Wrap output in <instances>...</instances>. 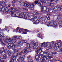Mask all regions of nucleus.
<instances>
[{
	"label": "nucleus",
	"mask_w": 62,
	"mask_h": 62,
	"mask_svg": "<svg viewBox=\"0 0 62 62\" xmlns=\"http://www.w3.org/2000/svg\"><path fill=\"white\" fill-rule=\"evenodd\" d=\"M27 47H26L24 49L25 51L23 52V54H26L28 52H31L32 51V50L30 49L31 47L30 45H29V43H27Z\"/></svg>",
	"instance_id": "1"
},
{
	"label": "nucleus",
	"mask_w": 62,
	"mask_h": 62,
	"mask_svg": "<svg viewBox=\"0 0 62 62\" xmlns=\"http://www.w3.org/2000/svg\"><path fill=\"white\" fill-rule=\"evenodd\" d=\"M42 48L38 46L37 47V50L36 51V52L38 54H40L41 55H45L44 52H43V51H42Z\"/></svg>",
	"instance_id": "2"
},
{
	"label": "nucleus",
	"mask_w": 62,
	"mask_h": 62,
	"mask_svg": "<svg viewBox=\"0 0 62 62\" xmlns=\"http://www.w3.org/2000/svg\"><path fill=\"white\" fill-rule=\"evenodd\" d=\"M8 48H12L14 50H15V49L17 48V46L16 44H14L13 45L12 42H10L8 44V45L7 46Z\"/></svg>",
	"instance_id": "3"
},
{
	"label": "nucleus",
	"mask_w": 62,
	"mask_h": 62,
	"mask_svg": "<svg viewBox=\"0 0 62 62\" xmlns=\"http://www.w3.org/2000/svg\"><path fill=\"white\" fill-rule=\"evenodd\" d=\"M39 6H40V8H41V12L42 13H45L46 10H44L45 8H47V6H44L42 5L41 4L39 3L38 4Z\"/></svg>",
	"instance_id": "4"
},
{
	"label": "nucleus",
	"mask_w": 62,
	"mask_h": 62,
	"mask_svg": "<svg viewBox=\"0 0 62 62\" xmlns=\"http://www.w3.org/2000/svg\"><path fill=\"white\" fill-rule=\"evenodd\" d=\"M38 42L35 43V42L32 41L31 42V44H32L33 45V48L34 49H36V47H37V46H38V47H40V45L39 44H38Z\"/></svg>",
	"instance_id": "5"
},
{
	"label": "nucleus",
	"mask_w": 62,
	"mask_h": 62,
	"mask_svg": "<svg viewBox=\"0 0 62 62\" xmlns=\"http://www.w3.org/2000/svg\"><path fill=\"white\" fill-rule=\"evenodd\" d=\"M39 55H36L35 56V58L36 59V60L37 62H39V58H42L43 57V55H41L40 54H38Z\"/></svg>",
	"instance_id": "6"
},
{
	"label": "nucleus",
	"mask_w": 62,
	"mask_h": 62,
	"mask_svg": "<svg viewBox=\"0 0 62 62\" xmlns=\"http://www.w3.org/2000/svg\"><path fill=\"white\" fill-rule=\"evenodd\" d=\"M49 59H50V60H52L53 59V58L51 56H43L42 58V60H48V59L49 60Z\"/></svg>",
	"instance_id": "7"
},
{
	"label": "nucleus",
	"mask_w": 62,
	"mask_h": 62,
	"mask_svg": "<svg viewBox=\"0 0 62 62\" xmlns=\"http://www.w3.org/2000/svg\"><path fill=\"white\" fill-rule=\"evenodd\" d=\"M2 9L4 10V12H5L6 13H7L8 12H10L11 10L8 9V8L6 7H3L2 8Z\"/></svg>",
	"instance_id": "8"
},
{
	"label": "nucleus",
	"mask_w": 62,
	"mask_h": 62,
	"mask_svg": "<svg viewBox=\"0 0 62 62\" xmlns=\"http://www.w3.org/2000/svg\"><path fill=\"white\" fill-rule=\"evenodd\" d=\"M29 8H30V9L31 10H33L34 9V6L33 4V3H31L28 4V7Z\"/></svg>",
	"instance_id": "9"
},
{
	"label": "nucleus",
	"mask_w": 62,
	"mask_h": 62,
	"mask_svg": "<svg viewBox=\"0 0 62 62\" xmlns=\"http://www.w3.org/2000/svg\"><path fill=\"white\" fill-rule=\"evenodd\" d=\"M59 9V10H60V6L59 5H58L56 7H54L53 10H54L55 13V11H56L57 10Z\"/></svg>",
	"instance_id": "10"
},
{
	"label": "nucleus",
	"mask_w": 62,
	"mask_h": 62,
	"mask_svg": "<svg viewBox=\"0 0 62 62\" xmlns=\"http://www.w3.org/2000/svg\"><path fill=\"white\" fill-rule=\"evenodd\" d=\"M54 23H55V22H54V21H52L49 23H48L47 24L48 26H51L54 25L55 24H54Z\"/></svg>",
	"instance_id": "11"
},
{
	"label": "nucleus",
	"mask_w": 62,
	"mask_h": 62,
	"mask_svg": "<svg viewBox=\"0 0 62 62\" xmlns=\"http://www.w3.org/2000/svg\"><path fill=\"white\" fill-rule=\"evenodd\" d=\"M12 39V38H11L10 39H9V40H10V41L11 42H12V44H14L15 42H16V39Z\"/></svg>",
	"instance_id": "12"
},
{
	"label": "nucleus",
	"mask_w": 62,
	"mask_h": 62,
	"mask_svg": "<svg viewBox=\"0 0 62 62\" xmlns=\"http://www.w3.org/2000/svg\"><path fill=\"white\" fill-rule=\"evenodd\" d=\"M40 19H41L43 21H44L45 23H46L47 22V19H46V18L45 17H41L40 18Z\"/></svg>",
	"instance_id": "13"
},
{
	"label": "nucleus",
	"mask_w": 62,
	"mask_h": 62,
	"mask_svg": "<svg viewBox=\"0 0 62 62\" xmlns=\"http://www.w3.org/2000/svg\"><path fill=\"white\" fill-rule=\"evenodd\" d=\"M39 3H40V4H41L40 3V2H38V0H36L35 1V2H34V3H32L33 5H34V6H36L37 5H37H38L39 6L38 4Z\"/></svg>",
	"instance_id": "14"
},
{
	"label": "nucleus",
	"mask_w": 62,
	"mask_h": 62,
	"mask_svg": "<svg viewBox=\"0 0 62 62\" xmlns=\"http://www.w3.org/2000/svg\"><path fill=\"white\" fill-rule=\"evenodd\" d=\"M23 14L24 15V18L25 19H27V18H28V17H29V14L28 13H27L24 14V13Z\"/></svg>",
	"instance_id": "15"
},
{
	"label": "nucleus",
	"mask_w": 62,
	"mask_h": 62,
	"mask_svg": "<svg viewBox=\"0 0 62 62\" xmlns=\"http://www.w3.org/2000/svg\"><path fill=\"white\" fill-rule=\"evenodd\" d=\"M22 55V56L20 57V59L22 60H24L25 57V55Z\"/></svg>",
	"instance_id": "16"
},
{
	"label": "nucleus",
	"mask_w": 62,
	"mask_h": 62,
	"mask_svg": "<svg viewBox=\"0 0 62 62\" xmlns=\"http://www.w3.org/2000/svg\"><path fill=\"white\" fill-rule=\"evenodd\" d=\"M15 50L16 51V52L17 53H18V54H19V53H20V51H21L18 48H17L16 49H15Z\"/></svg>",
	"instance_id": "17"
},
{
	"label": "nucleus",
	"mask_w": 62,
	"mask_h": 62,
	"mask_svg": "<svg viewBox=\"0 0 62 62\" xmlns=\"http://www.w3.org/2000/svg\"><path fill=\"white\" fill-rule=\"evenodd\" d=\"M7 50V48L5 46H4V47H2L1 48V51H6H6Z\"/></svg>",
	"instance_id": "18"
},
{
	"label": "nucleus",
	"mask_w": 62,
	"mask_h": 62,
	"mask_svg": "<svg viewBox=\"0 0 62 62\" xmlns=\"http://www.w3.org/2000/svg\"><path fill=\"white\" fill-rule=\"evenodd\" d=\"M46 45H45V42H44L43 43L41 44V47H44V46L45 48H46Z\"/></svg>",
	"instance_id": "19"
},
{
	"label": "nucleus",
	"mask_w": 62,
	"mask_h": 62,
	"mask_svg": "<svg viewBox=\"0 0 62 62\" xmlns=\"http://www.w3.org/2000/svg\"><path fill=\"white\" fill-rule=\"evenodd\" d=\"M16 29L17 30V31H19V32H21L22 31H23V30L21 28H19V27H18L17 29Z\"/></svg>",
	"instance_id": "20"
},
{
	"label": "nucleus",
	"mask_w": 62,
	"mask_h": 62,
	"mask_svg": "<svg viewBox=\"0 0 62 62\" xmlns=\"http://www.w3.org/2000/svg\"><path fill=\"white\" fill-rule=\"evenodd\" d=\"M7 57V56L6 55V54H4V55H3V57H2V59H3L4 60H5V59H6Z\"/></svg>",
	"instance_id": "21"
},
{
	"label": "nucleus",
	"mask_w": 62,
	"mask_h": 62,
	"mask_svg": "<svg viewBox=\"0 0 62 62\" xmlns=\"http://www.w3.org/2000/svg\"><path fill=\"white\" fill-rule=\"evenodd\" d=\"M16 56H12L11 58V60H13V61L15 60L16 59Z\"/></svg>",
	"instance_id": "22"
},
{
	"label": "nucleus",
	"mask_w": 62,
	"mask_h": 62,
	"mask_svg": "<svg viewBox=\"0 0 62 62\" xmlns=\"http://www.w3.org/2000/svg\"><path fill=\"white\" fill-rule=\"evenodd\" d=\"M49 13H55V12L54 11V10H49Z\"/></svg>",
	"instance_id": "23"
},
{
	"label": "nucleus",
	"mask_w": 62,
	"mask_h": 62,
	"mask_svg": "<svg viewBox=\"0 0 62 62\" xmlns=\"http://www.w3.org/2000/svg\"><path fill=\"white\" fill-rule=\"evenodd\" d=\"M16 62H20L21 61V59H20V57L18 59H16L15 60Z\"/></svg>",
	"instance_id": "24"
},
{
	"label": "nucleus",
	"mask_w": 62,
	"mask_h": 62,
	"mask_svg": "<svg viewBox=\"0 0 62 62\" xmlns=\"http://www.w3.org/2000/svg\"><path fill=\"white\" fill-rule=\"evenodd\" d=\"M46 11L45 12L46 13H48L49 12V9L48 8H47V7H46Z\"/></svg>",
	"instance_id": "25"
},
{
	"label": "nucleus",
	"mask_w": 62,
	"mask_h": 62,
	"mask_svg": "<svg viewBox=\"0 0 62 62\" xmlns=\"http://www.w3.org/2000/svg\"><path fill=\"white\" fill-rule=\"evenodd\" d=\"M44 53H44V54H45H45H46V55H48V54H49V52L47 50L45 51Z\"/></svg>",
	"instance_id": "26"
},
{
	"label": "nucleus",
	"mask_w": 62,
	"mask_h": 62,
	"mask_svg": "<svg viewBox=\"0 0 62 62\" xmlns=\"http://www.w3.org/2000/svg\"><path fill=\"white\" fill-rule=\"evenodd\" d=\"M17 15H19V14L18 13H16V14L15 15L14 14L12 15V16L13 17H16L17 16Z\"/></svg>",
	"instance_id": "27"
},
{
	"label": "nucleus",
	"mask_w": 62,
	"mask_h": 62,
	"mask_svg": "<svg viewBox=\"0 0 62 62\" xmlns=\"http://www.w3.org/2000/svg\"><path fill=\"white\" fill-rule=\"evenodd\" d=\"M19 15H17V16H16L17 17H18V18H22L23 16H22V15H20V14H18Z\"/></svg>",
	"instance_id": "28"
},
{
	"label": "nucleus",
	"mask_w": 62,
	"mask_h": 62,
	"mask_svg": "<svg viewBox=\"0 0 62 62\" xmlns=\"http://www.w3.org/2000/svg\"><path fill=\"white\" fill-rule=\"evenodd\" d=\"M13 54L15 56H16V57H17L18 55V53L16 52H14L13 53Z\"/></svg>",
	"instance_id": "29"
},
{
	"label": "nucleus",
	"mask_w": 62,
	"mask_h": 62,
	"mask_svg": "<svg viewBox=\"0 0 62 62\" xmlns=\"http://www.w3.org/2000/svg\"><path fill=\"white\" fill-rule=\"evenodd\" d=\"M38 37H39L40 38H41V39L42 38H41V37H42V35L40 33H39L38 34Z\"/></svg>",
	"instance_id": "30"
},
{
	"label": "nucleus",
	"mask_w": 62,
	"mask_h": 62,
	"mask_svg": "<svg viewBox=\"0 0 62 62\" xmlns=\"http://www.w3.org/2000/svg\"><path fill=\"white\" fill-rule=\"evenodd\" d=\"M60 18H61V16H60V14H58V17L57 18V20H58V21H59L60 20Z\"/></svg>",
	"instance_id": "31"
},
{
	"label": "nucleus",
	"mask_w": 62,
	"mask_h": 62,
	"mask_svg": "<svg viewBox=\"0 0 62 62\" xmlns=\"http://www.w3.org/2000/svg\"><path fill=\"white\" fill-rule=\"evenodd\" d=\"M5 52L4 51H2L1 52V54L2 55H5Z\"/></svg>",
	"instance_id": "32"
},
{
	"label": "nucleus",
	"mask_w": 62,
	"mask_h": 62,
	"mask_svg": "<svg viewBox=\"0 0 62 62\" xmlns=\"http://www.w3.org/2000/svg\"><path fill=\"white\" fill-rule=\"evenodd\" d=\"M6 3V0H5L4 1L3 0L2 1V2L1 3L2 5L3 6L4 4H3V3Z\"/></svg>",
	"instance_id": "33"
},
{
	"label": "nucleus",
	"mask_w": 62,
	"mask_h": 62,
	"mask_svg": "<svg viewBox=\"0 0 62 62\" xmlns=\"http://www.w3.org/2000/svg\"><path fill=\"white\" fill-rule=\"evenodd\" d=\"M40 2L42 3H45V0H40Z\"/></svg>",
	"instance_id": "34"
},
{
	"label": "nucleus",
	"mask_w": 62,
	"mask_h": 62,
	"mask_svg": "<svg viewBox=\"0 0 62 62\" xmlns=\"http://www.w3.org/2000/svg\"><path fill=\"white\" fill-rule=\"evenodd\" d=\"M55 46L56 48H59V46L58 45V44L57 43H55Z\"/></svg>",
	"instance_id": "35"
},
{
	"label": "nucleus",
	"mask_w": 62,
	"mask_h": 62,
	"mask_svg": "<svg viewBox=\"0 0 62 62\" xmlns=\"http://www.w3.org/2000/svg\"><path fill=\"white\" fill-rule=\"evenodd\" d=\"M28 62H33V60L32 59H31L30 60H28Z\"/></svg>",
	"instance_id": "36"
},
{
	"label": "nucleus",
	"mask_w": 62,
	"mask_h": 62,
	"mask_svg": "<svg viewBox=\"0 0 62 62\" xmlns=\"http://www.w3.org/2000/svg\"><path fill=\"white\" fill-rule=\"evenodd\" d=\"M46 18L47 19V20H50V16H46Z\"/></svg>",
	"instance_id": "37"
},
{
	"label": "nucleus",
	"mask_w": 62,
	"mask_h": 62,
	"mask_svg": "<svg viewBox=\"0 0 62 62\" xmlns=\"http://www.w3.org/2000/svg\"><path fill=\"white\" fill-rule=\"evenodd\" d=\"M37 20H38V19H37V17L36 16L35 17L34 19H33V20L34 21H36Z\"/></svg>",
	"instance_id": "38"
},
{
	"label": "nucleus",
	"mask_w": 62,
	"mask_h": 62,
	"mask_svg": "<svg viewBox=\"0 0 62 62\" xmlns=\"http://www.w3.org/2000/svg\"><path fill=\"white\" fill-rule=\"evenodd\" d=\"M0 11H1V12H5L4 10L2 9V8H0Z\"/></svg>",
	"instance_id": "39"
},
{
	"label": "nucleus",
	"mask_w": 62,
	"mask_h": 62,
	"mask_svg": "<svg viewBox=\"0 0 62 62\" xmlns=\"http://www.w3.org/2000/svg\"><path fill=\"white\" fill-rule=\"evenodd\" d=\"M9 39H6V40L5 41V42H6V43H8V41H10V40H9Z\"/></svg>",
	"instance_id": "40"
},
{
	"label": "nucleus",
	"mask_w": 62,
	"mask_h": 62,
	"mask_svg": "<svg viewBox=\"0 0 62 62\" xmlns=\"http://www.w3.org/2000/svg\"><path fill=\"white\" fill-rule=\"evenodd\" d=\"M51 6L52 7H54V4L53 3H51Z\"/></svg>",
	"instance_id": "41"
},
{
	"label": "nucleus",
	"mask_w": 62,
	"mask_h": 62,
	"mask_svg": "<svg viewBox=\"0 0 62 62\" xmlns=\"http://www.w3.org/2000/svg\"><path fill=\"white\" fill-rule=\"evenodd\" d=\"M24 5L25 7V8H27V7H28V4H27L26 3H25Z\"/></svg>",
	"instance_id": "42"
},
{
	"label": "nucleus",
	"mask_w": 62,
	"mask_h": 62,
	"mask_svg": "<svg viewBox=\"0 0 62 62\" xmlns=\"http://www.w3.org/2000/svg\"><path fill=\"white\" fill-rule=\"evenodd\" d=\"M8 56H11V53H10V52H9L8 53Z\"/></svg>",
	"instance_id": "43"
},
{
	"label": "nucleus",
	"mask_w": 62,
	"mask_h": 62,
	"mask_svg": "<svg viewBox=\"0 0 62 62\" xmlns=\"http://www.w3.org/2000/svg\"><path fill=\"white\" fill-rule=\"evenodd\" d=\"M21 6L23 7V6H24V3H21Z\"/></svg>",
	"instance_id": "44"
},
{
	"label": "nucleus",
	"mask_w": 62,
	"mask_h": 62,
	"mask_svg": "<svg viewBox=\"0 0 62 62\" xmlns=\"http://www.w3.org/2000/svg\"><path fill=\"white\" fill-rule=\"evenodd\" d=\"M16 2V0H13V1L12 2V3H13V4H14Z\"/></svg>",
	"instance_id": "45"
},
{
	"label": "nucleus",
	"mask_w": 62,
	"mask_h": 62,
	"mask_svg": "<svg viewBox=\"0 0 62 62\" xmlns=\"http://www.w3.org/2000/svg\"><path fill=\"white\" fill-rule=\"evenodd\" d=\"M45 45H46V48H47V46L48 45V42H46V44H45Z\"/></svg>",
	"instance_id": "46"
},
{
	"label": "nucleus",
	"mask_w": 62,
	"mask_h": 62,
	"mask_svg": "<svg viewBox=\"0 0 62 62\" xmlns=\"http://www.w3.org/2000/svg\"><path fill=\"white\" fill-rule=\"evenodd\" d=\"M0 36H3L4 35V33L2 32H1L0 33Z\"/></svg>",
	"instance_id": "47"
},
{
	"label": "nucleus",
	"mask_w": 62,
	"mask_h": 62,
	"mask_svg": "<svg viewBox=\"0 0 62 62\" xmlns=\"http://www.w3.org/2000/svg\"><path fill=\"white\" fill-rule=\"evenodd\" d=\"M52 53V54H57V52H53Z\"/></svg>",
	"instance_id": "48"
},
{
	"label": "nucleus",
	"mask_w": 62,
	"mask_h": 62,
	"mask_svg": "<svg viewBox=\"0 0 62 62\" xmlns=\"http://www.w3.org/2000/svg\"><path fill=\"white\" fill-rule=\"evenodd\" d=\"M23 51H21V52L20 53H19V54L20 55H22V54H23Z\"/></svg>",
	"instance_id": "49"
},
{
	"label": "nucleus",
	"mask_w": 62,
	"mask_h": 62,
	"mask_svg": "<svg viewBox=\"0 0 62 62\" xmlns=\"http://www.w3.org/2000/svg\"><path fill=\"white\" fill-rule=\"evenodd\" d=\"M36 22L37 23H39V20H37L36 21Z\"/></svg>",
	"instance_id": "50"
},
{
	"label": "nucleus",
	"mask_w": 62,
	"mask_h": 62,
	"mask_svg": "<svg viewBox=\"0 0 62 62\" xmlns=\"http://www.w3.org/2000/svg\"><path fill=\"white\" fill-rule=\"evenodd\" d=\"M20 43L19 42V43L17 44L16 45V46L17 47H19V46H20Z\"/></svg>",
	"instance_id": "51"
},
{
	"label": "nucleus",
	"mask_w": 62,
	"mask_h": 62,
	"mask_svg": "<svg viewBox=\"0 0 62 62\" xmlns=\"http://www.w3.org/2000/svg\"><path fill=\"white\" fill-rule=\"evenodd\" d=\"M19 36H16V37L15 39H19Z\"/></svg>",
	"instance_id": "52"
},
{
	"label": "nucleus",
	"mask_w": 62,
	"mask_h": 62,
	"mask_svg": "<svg viewBox=\"0 0 62 62\" xmlns=\"http://www.w3.org/2000/svg\"><path fill=\"white\" fill-rule=\"evenodd\" d=\"M24 30L26 32H30V31L28 30L27 29H24Z\"/></svg>",
	"instance_id": "53"
},
{
	"label": "nucleus",
	"mask_w": 62,
	"mask_h": 62,
	"mask_svg": "<svg viewBox=\"0 0 62 62\" xmlns=\"http://www.w3.org/2000/svg\"><path fill=\"white\" fill-rule=\"evenodd\" d=\"M59 52H60L61 53H62V48L59 50Z\"/></svg>",
	"instance_id": "54"
},
{
	"label": "nucleus",
	"mask_w": 62,
	"mask_h": 62,
	"mask_svg": "<svg viewBox=\"0 0 62 62\" xmlns=\"http://www.w3.org/2000/svg\"><path fill=\"white\" fill-rule=\"evenodd\" d=\"M23 42L24 43H27V41H26V40H23Z\"/></svg>",
	"instance_id": "55"
},
{
	"label": "nucleus",
	"mask_w": 62,
	"mask_h": 62,
	"mask_svg": "<svg viewBox=\"0 0 62 62\" xmlns=\"http://www.w3.org/2000/svg\"><path fill=\"white\" fill-rule=\"evenodd\" d=\"M42 60V61L41 62H46V60Z\"/></svg>",
	"instance_id": "56"
},
{
	"label": "nucleus",
	"mask_w": 62,
	"mask_h": 62,
	"mask_svg": "<svg viewBox=\"0 0 62 62\" xmlns=\"http://www.w3.org/2000/svg\"><path fill=\"white\" fill-rule=\"evenodd\" d=\"M31 57V56L29 55L27 57V58L28 59H29Z\"/></svg>",
	"instance_id": "57"
},
{
	"label": "nucleus",
	"mask_w": 62,
	"mask_h": 62,
	"mask_svg": "<svg viewBox=\"0 0 62 62\" xmlns=\"http://www.w3.org/2000/svg\"><path fill=\"white\" fill-rule=\"evenodd\" d=\"M55 61H60V62H62V61H60L59 60H55Z\"/></svg>",
	"instance_id": "58"
},
{
	"label": "nucleus",
	"mask_w": 62,
	"mask_h": 62,
	"mask_svg": "<svg viewBox=\"0 0 62 62\" xmlns=\"http://www.w3.org/2000/svg\"><path fill=\"white\" fill-rule=\"evenodd\" d=\"M14 11H12L11 12V14H12V15L14 14Z\"/></svg>",
	"instance_id": "59"
},
{
	"label": "nucleus",
	"mask_w": 62,
	"mask_h": 62,
	"mask_svg": "<svg viewBox=\"0 0 62 62\" xmlns=\"http://www.w3.org/2000/svg\"><path fill=\"white\" fill-rule=\"evenodd\" d=\"M2 45H4V46H5L6 45V44L4 43V42H2Z\"/></svg>",
	"instance_id": "60"
},
{
	"label": "nucleus",
	"mask_w": 62,
	"mask_h": 62,
	"mask_svg": "<svg viewBox=\"0 0 62 62\" xmlns=\"http://www.w3.org/2000/svg\"><path fill=\"white\" fill-rule=\"evenodd\" d=\"M60 10H61L62 9V5H61L60 6Z\"/></svg>",
	"instance_id": "61"
},
{
	"label": "nucleus",
	"mask_w": 62,
	"mask_h": 62,
	"mask_svg": "<svg viewBox=\"0 0 62 62\" xmlns=\"http://www.w3.org/2000/svg\"><path fill=\"white\" fill-rule=\"evenodd\" d=\"M19 42L20 43H21V42H23V40H21L20 41H19Z\"/></svg>",
	"instance_id": "62"
},
{
	"label": "nucleus",
	"mask_w": 62,
	"mask_h": 62,
	"mask_svg": "<svg viewBox=\"0 0 62 62\" xmlns=\"http://www.w3.org/2000/svg\"><path fill=\"white\" fill-rule=\"evenodd\" d=\"M14 9V8H13L12 7L10 8V9L11 10H12Z\"/></svg>",
	"instance_id": "63"
},
{
	"label": "nucleus",
	"mask_w": 62,
	"mask_h": 62,
	"mask_svg": "<svg viewBox=\"0 0 62 62\" xmlns=\"http://www.w3.org/2000/svg\"><path fill=\"white\" fill-rule=\"evenodd\" d=\"M14 61H13V60H11V61L10 62H14Z\"/></svg>",
	"instance_id": "64"
}]
</instances>
